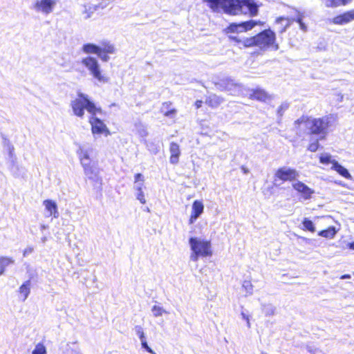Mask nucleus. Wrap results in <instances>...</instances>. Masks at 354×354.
<instances>
[{
	"label": "nucleus",
	"instance_id": "obj_1",
	"mask_svg": "<svg viewBox=\"0 0 354 354\" xmlns=\"http://www.w3.org/2000/svg\"><path fill=\"white\" fill-rule=\"evenodd\" d=\"M232 39L244 47L257 46L261 50L270 48L277 50L279 49V46L275 42V34L270 30H264L257 35L250 38L240 39L237 37H232Z\"/></svg>",
	"mask_w": 354,
	"mask_h": 354
},
{
	"label": "nucleus",
	"instance_id": "obj_2",
	"mask_svg": "<svg viewBox=\"0 0 354 354\" xmlns=\"http://www.w3.org/2000/svg\"><path fill=\"white\" fill-rule=\"evenodd\" d=\"M92 151V147L83 144L79 145L77 154L87 178L93 182L101 183L102 178L100 176V169L90 157Z\"/></svg>",
	"mask_w": 354,
	"mask_h": 354
},
{
	"label": "nucleus",
	"instance_id": "obj_3",
	"mask_svg": "<svg viewBox=\"0 0 354 354\" xmlns=\"http://www.w3.org/2000/svg\"><path fill=\"white\" fill-rule=\"evenodd\" d=\"M71 107L73 114L81 118L84 115V110L87 111L91 115L102 112V109L91 101L87 95L82 93H78L77 97L71 102Z\"/></svg>",
	"mask_w": 354,
	"mask_h": 354
},
{
	"label": "nucleus",
	"instance_id": "obj_4",
	"mask_svg": "<svg viewBox=\"0 0 354 354\" xmlns=\"http://www.w3.org/2000/svg\"><path fill=\"white\" fill-rule=\"evenodd\" d=\"M191 249L189 259L196 262L200 257H207L212 255V245L209 241L199 237H191L189 239Z\"/></svg>",
	"mask_w": 354,
	"mask_h": 354
},
{
	"label": "nucleus",
	"instance_id": "obj_5",
	"mask_svg": "<svg viewBox=\"0 0 354 354\" xmlns=\"http://www.w3.org/2000/svg\"><path fill=\"white\" fill-rule=\"evenodd\" d=\"M80 63L84 66L95 80L102 84H106L109 82V77L104 73L101 65L96 57L86 56L82 58Z\"/></svg>",
	"mask_w": 354,
	"mask_h": 354
},
{
	"label": "nucleus",
	"instance_id": "obj_6",
	"mask_svg": "<svg viewBox=\"0 0 354 354\" xmlns=\"http://www.w3.org/2000/svg\"><path fill=\"white\" fill-rule=\"evenodd\" d=\"M332 115H325L322 118L310 116V135L318 136L320 140L325 139L329 133V128L332 126Z\"/></svg>",
	"mask_w": 354,
	"mask_h": 354
},
{
	"label": "nucleus",
	"instance_id": "obj_7",
	"mask_svg": "<svg viewBox=\"0 0 354 354\" xmlns=\"http://www.w3.org/2000/svg\"><path fill=\"white\" fill-rule=\"evenodd\" d=\"M97 114H92L88 120L91 127V133L95 138L97 136H104L106 137L111 135V132L106 124L97 116Z\"/></svg>",
	"mask_w": 354,
	"mask_h": 354
},
{
	"label": "nucleus",
	"instance_id": "obj_8",
	"mask_svg": "<svg viewBox=\"0 0 354 354\" xmlns=\"http://www.w3.org/2000/svg\"><path fill=\"white\" fill-rule=\"evenodd\" d=\"M57 2V0H36L32 4V9L38 13L48 15L53 12Z\"/></svg>",
	"mask_w": 354,
	"mask_h": 354
},
{
	"label": "nucleus",
	"instance_id": "obj_9",
	"mask_svg": "<svg viewBox=\"0 0 354 354\" xmlns=\"http://www.w3.org/2000/svg\"><path fill=\"white\" fill-rule=\"evenodd\" d=\"M310 116L301 115L294 122V130L299 137L304 134L310 135Z\"/></svg>",
	"mask_w": 354,
	"mask_h": 354
},
{
	"label": "nucleus",
	"instance_id": "obj_10",
	"mask_svg": "<svg viewBox=\"0 0 354 354\" xmlns=\"http://www.w3.org/2000/svg\"><path fill=\"white\" fill-rule=\"evenodd\" d=\"M299 176V172L292 168L283 167L279 168L274 174V180L292 181Z\"/></svg>",
	"mask_w": 354,
	"mask_h": 354
},
{
	"label": "nucleus",
	"instance_id": "obj_11",
	"mask_svg": "<svg viewBox=\"0 0 354 354\" xmlns=\"http://www.w3.org/2000/svg\"><path fill=\"white\" fill-rule=\"evenodd\" d=\"M292 187L298 193H299L304 200L311 198L312 195L314 194V190L307 186L306 184L301 181H296L292 183Z\"/></svg>",
	"mask_w": 354,
	"mask_h": 354
},
{
	"label": "nucleus",
	"instance_id": "obj_12",
	"mask_svg": "<svg viewBox=\"0 0 354 354\" xmlns=\"http://www.w3.org/2000/svg\"><path fill=\"white\" fill-rule=\"evenodd\" d=\"M203 211L204 205L203 201L198 200L194 201L192 205V212L189 219V223L194 224L200 217V216L203 213Z\"/></svg>",
	"mask_w": 354,
	"mask_h": 354
},
{
	"label": "nucleus",
	"instance_id": "obj_13",
	"mask_svg": "<svg viewBox=\"0 0 354 354\" xmlns=\"http://www.w3.org/2000/svg\"><path fill=\"white\" fill-rule=\"evenodd\" d=\"M257 24V21L250 20L240 24H232L227 28L229 32H244L251 30Z\"/></svg>",
	"mask_w": 354,
	"mask_h": 354
},
{
	"label": "nucleus",
	"instance_id": "obj_14",
	"mask_svg": "<svg viewBox=\"0 0 354 354\" xmlns=\"http://www.w3.org/2000/svg\"><path fill=\"white\" fill-rule=\"evenodd\" d=\"M43 205L47 212V217L53 216L54 218H57L59 216L57 205L54 201L45 200L43 201Z\"/></svg>",
	"mask_w": 354,
	"mask_h": 354
},
{
	"label": "nucleus",
	"instance_id": "obj_15",
	"mask_svg": "<svg viewBox=\"0 0 354 354\" xmlns=\"http://www.w3.org/2000/svg\"><path fill=\"white\" fill-rule=\"evenodd\" d=\"M96 11V6L92 2H85L82 5L81 14L84 20L91 18Z\"/></svg>",
	"mask_w": 354,
	"mask_h": 354
},
{
	"label": "nucleus",
	"instance_id": "obj_16",
	"mask_svg": "<svg viewBox=\"0 0 354 354\" xmlns=\"http://www.w3.org/2000/svg\"><path fill=\"white\" fill-rule=\"evenodd\" d=\"M354 20V9L333 18L335 24L343 25Z\"/></svg>",
	"mask_w": 354,
	"mask_h": 354
},
{
	"label": "nucleus",
	"instance_id": "obj_17",
	"mask_svg": "<svg viewBox=\"0 0 354 354\" xmlns=\"http://www.w3.org/2000/svg\"><path fill=\"white\" fill-rule=\"evenodd\" d=\"M170 158L169 161L173 165H176L179 161L180 150L179 145L176 142H171L169 146Z\"/></svg>",
	"mask_w": 354,
	"mask_h": 354
},
{
	"label": "nucleus",
	"instance_id": "obj_18",
	"mask_svg": "<svg viewBox=\"0 0 354 354\" xmlns=\"http://www.w3.org/2000/svg\"><path fill=\"white\" fill-rule=\"evenodd\" d=\"M250 97L259 101L266 102L269 99V95L265 91L262 89H257L252 91Z\"/></svg>",
	"mask_w": 354,
	"mask_h": 354
},
{
	"label": "nucleus",
	"instance_id": "obj_19",
	"mask_svg": "<svg viewBox=\"0 0 354 354\" xmlns=\"http://www.w3.org/2000/svg\"><path fill=\"white\" fill-rule=\"evenodd\" d=\"M82 50L84 53L90 55L95 54L97 55L100 53V48L99 46H97L92 43L84 44L82 47Z\"/></svg>",
	"mask_w": 354,
	"mask_h": 354
},
{
	"label": "nucleus",
	"instance_id": "obj_20",
	"mask_svg": "<svg viewBox=\"0 0 354 354\" xmlns=\"http://www.w3.org/2000/svg\"><path fill=\"white\" fill-rule=\"evenodd\" d=\"M331 169L337 171L340 176L346 179L352 178V176L348 172V169L339 164L337 161L336 163H335L334 166H331Z\"/></svg>",
	"mask_w": 354,
	"mask_h": 354
},
{
	"label": "nucleus",
	"instance_id": "obj_21",
	"mask_svg": "<svg viewBox=\"0 0 354 354\" xmlns=\"http://www.w3.org/2000/svg\"><path fill=\"white\" fill-rule=\"evenodd\" d=\"M223 99L221 97L212 94L209 95L206 99L205 103L211 107L216 108L223 103Z\"/></svg>",
	"mask_w": 354,
	"mask_h": 354
},
{
	"label": "nucleus",
	"instance_id": "obj_22",
	"mask_svg": "<svg viewBox=\"0 0 354 354\" xmlns=\"http://www.w3.org/2000/svg\"><path fill=\"white\" fill-rule=\"evenodd\" d=\"M30 292V281H26L19 288V297L22 301H25Z\"/></svg>",
	"mask_w": 354,
	"mask_h": 354
},
{
	"label": "nucleus",
	"instance_id": "obj_23",
	"mask_svg": "<svg viewBox=\"0 0 354 354\" xmlns=\"http://www.w3.org/2000/svg\"><path fill=\"white\" fill-rule=\"evenodd\" d=\"M100 53H106L110 54H114L115 53V48L113 44H112L110 41H103L100 43L99 46Z\"/></svg>",
	"mask_w": 354,
	"mask_h": 354
},
{
	"label": "nucleus",
	"instance_id": "obj_24",
	"mask_svg": "<svg viewBox=\"0 0 354 354\" xmlns=\"http://www.w3.org/2000/svg\"><path fill=\"white\" fill-rule=\"evenodd\" d=\"M145 187V177L141 174H136L134 176L133 189L135 191H140Z\"/></svg>",
	"mask_w": 354,
	"mask_h": 354
},
{
	"label": "nucleus",
	"instance_id": "obj_25",
	"mask_svg": "<svg viewBox=\"0 0 354 354\" xmlns=\"http://www.w3.org/2000/svg\"><path fill=\"white\" fill-rule=\"evenodd\" d=\"M15 260L11 257H0V276L2 275L6 268L13 264Z\"/></svg>",
	"mask_w": 354,
	"mask_h": 354
},
{
	"label": "nucleus",
	"instance_id": "obj_26",
	"mask_svg": "<svg viewBox=\"0 0 354 354\" xmlns=\"http://www.w3.org/2000/svg\"><path fill=\"white\" fill-rule=\"evenodd\" d=\"M319 162L325 165L331 164L332 166H334L335 163L337 162V160L333 158V156L329 153H322L319 155Z\"/></svg>",
	"mask_w": 354,
	"mask_h": 354
},
{
	"label": "nucleus",
	"instance_id": "obj_27",
	"mask_svg": "<svg viewBox=\"0 0 354 354\" xmlns=\"http://www.w3.org/2000/svg\"><path fill=\"white\" fill-rule=\"evenodd\" d=\"M135 131L142 138H145L148 135L147 127L141 122L135 124Z\"/></svg>",
	"mask_w": 354,
	"mask_h": 354
},
{
	"label": "nucleus",
	"instance_id": "obj_28",
	"mask_svg": "<svg viewBox=\"0 0 354 354\" xmlns=\"http://www.w3.org/2000/svg\"><path fill=\"white\" fill-rule=\"evenodd\" d=\"M351 0H322L323 3L327 7H337L345 5Z\"/></svg>",
	"mask_w": 354,
	"mask_h": 354
},
{
	"label": "nucleus",
	"instance_id": "obj_29",
	"mask_svg": "<svg viewBox=\"0 0 354 354\" xmlns=\"http://www.w3.org/2000/svg\"><path fill=\"white\" fill-rule=\"evenodd\" d=\"M337 230L335 227H329L327 230H322L318 233V235L326 239H333L336 233Z\"/></svg>",
	"mask_w": 354,
	"mask_h": 354
},
{
	"label": "nucleus",
	"instance_id": "obj_30",
	"mask_svg": "<svg viewBox=\"0 0 354 354\" xmlns=\"http://www.w3.org/2000/svg\"><path fill=\"white\" fill-rule=\"evenodd\" d=\"M242 288L245 292V296L252 295L253 294L254 286L249 280H245L242 284Z\"/></svg>",
	"mask_w": 354,
	"mask_h": 354
},
{
	"label": "nucleus",
	"instance_id": "obj_31",
	"mask_svg": "<svg viewBox=\"0 0 354 354\" xmlns=\"http://www.w3.org/2000/svg\"><path fill=\"white\" fill-rule=\"evenodd\" d=\"M275 307L270 304H264L262 306V310L266 316L274 315L275 313Z\"/></svg>",
	"mask_w": 354,
	"mask_h": 354
},
{
	"label": "nucleus",
	"instance_id": "obj_32",
	"mask_svg": "<svg viewBox=\"0 0 354 354\" xmlns=\"http://www.w3.org/2000/svg\"><path fill=\"white\" fill-rule=\"evenodd\" d=\"M153 315L156 317H160L163 314L168 313L163 308L160 306H153L151 308Z\"/></svg>",
	"mask_w": 354,
	"mask_h": 354
},
{
	"label": "nucleus",
	"instance_id": "obj_33",
	"mask_svg": "<svg viewBox=\"0 0 354 354\" xmlns=\"http://www.w3.org/2000/svg\"><path fill=\"white\" fill-rule=\"evenodd\" d=\"M32 354H47L46 348L44 344L38 343L35 345Z\"/></svg>",
	"mask_w": 354,
	"mask_h": 354
},
{
	"label": "nucleus",
	"instance_id": "obj_34",
	"mask_svg": "<svg viewBox=\"0 0 354 354\" xmlns=\"http://www.w3.org/2000/svg\"><path fill=\"white\" fill-rule=\"evenodd\" d=\"M111 3L110 0H99L97 3H94L95 6H96V10H104L107 8Z\"/></svg>",
	"mask_w": 354,
	"mask_h": 354
},
{
	"label": "nucleus",
	"instance_id": "obj_35",
	"mask_svg": "<svg viewBox=\"0 0 354 354\" xmlns=\"http://www.w3.org/2000/svg\"><path fill=\"white\" fill-rule=\"evenodd\" d=\"M303 225L305 230H307L310 232H314L315 231V227L314 226L313 223L308 220V218H305L303 221Z\"/></svg>",
	"mask_w": 354,
	"mask_h": 354
},
{
	"label": "nucleus",
	"instance_id": "obj_36",
	"mask_svg": "<svg viewBox=\"0 0 354 354\" xmlns=\"http://www.w3.org/2000/svg\"><path fill=\"white\" fill-rule=\"evenodd\" d=\"M319 140L320 139L319 138L311 142L308 146V150L315 152L319 147Z\"/></svg>",
	"mask_w": 354,
	"mask_h": 354
},
{
	"label": "nucleus",
	"instance_id": "obj_37",
	"mask_svg": "<svg viewBox=\"0 0 354 354\" xmlns=\"http://www.w3.org/2000/svg\"><path fill=\"white\" fill-rule=\"evenodd\" d=\"M283 22L285 23V24H284V28H283L281 29V32L285 31V30H286V28L288 26H289V25L290 24V19H288V18H284V17H280V18H278V19H277V24H279V23H280V24H283Z\"/></svg>",
	"mask_w": 354,
	"mask_h": 354
},
{
	"label": "nucleus",
	"instance_id": "obj_38",
	"mask_svg": "<svg viewBox=\"0 0 354 354\" xmlns=\"http://www.w3.org/2000/svg\"><path fill=\"white\" fill-rule=\"evenodd\" d=\"M136 199L138 200L140 202V203H146V199L145 197L143 189H140V191H136Z\"/></svg>",
	"mask_w": 354,
	"mask_h": 354
},
{
	"label": "nucleus",
	"instance_id": "obj_39",
	"mask_svg": "<svg viewBox=\"0 0 354 354\" xmlns=\"http://www.w3.org/2000/svg\"><path fill=\"white\" fill-rule=\"evenodd\" d=\"M134 330L136 335L139 337L140 340H142L146 338L144 330L140 326H136Z\"/></svg>",
	"mask_w": 354,
	"mask_h": 354
},
{
	"label": "nucleus",
	"instance_id": "obj_40",
	"mask_svg": "<svg viewBox=\"0 0 354 354\" xmlns=\"http://www.w3.org/2000/svg\"><path fill=\"white\" fill-rule=\"evenodd\" d=\"M295 20L297 21V23H299L300 28L302 30L306 31V26L302 22V16L301 15L300 13H298V15H297V19Z\"/></svg>",
	"mask_w": 354,
	"mask_h": 354
},
{
	"label": "nucleus",
	"instance_id": "obj_41",
	"mask_svg": "<svg viewBox=\"0 0 354 354\" xmlns=\"http://www.w3.org/2000/svg\"><path fill=\"white\" fill-rule=\"evenodd\" d=\"M140 342H141L142 347L143 348H145L147 352H149V353H152V354L154 353L153 350L148 346L147 341H146V338L143 339L142 340H140Z\"/></svg>",
	"mask_w": 354,
	"mask_h": 354
},
{
	"label": "nucleus",
	"instance_id": "obj_42",
	"mask_svg": "<svg viewBox=\"0 0 354 354\" xmlns=\"http://www.w3.org/2000/svg\"><path fill=\"white\" fill-rule=\"evenodd\" d=\"M108 54L109 53L100 52V53H97V55L102 61L108 62L110 59Z\"/></svg>",
	"mask_w": 354,
	"mask_h": 354
},
{
	"label": "nucleus",
	"instance_id": "obj_43",
	"mask_svg": "<svg viewBox=\"0 0 354 354\" xmlns=\"http://www.w3.org/2000/svg\"><path fill=\"white\" fill-rule=\"evenodd\" d=\"M148 149L153 153L156 154L159 149L156 146H154L153 144H149L147 145Z\"/></svg>",
	"mask_w": 354,
	"mask_h": 354
},
{
	"label": "nucleus",
	"instance_id": "obj_44",
	"mask_svg": "<svg viewBox=\"0 0 354 354\" xmlns=\"http://www.w3.org/2000/svg\"><path fill=\"white\" fill-rule=\"evenodd\" d=\"M241 315L242 319H244L245 321H246L247 326H248V328H250L251 327V324H250V317H249V315L245 314L243 312L241 313Z\"/></svg>",
	"mask_w": 354,
	"mask_h": 354
},
{
	"label": "nucleus",
	"instance_id": "obj_45",
	"mask_svg": "<svg viewBox=\"0 0 354 354\" xmlns=\"http://www.w3.org/2000/svg\"><path fill=\"white\" fill-rule=\"evenodd\" d=\"M288 105L286 103L282 104L278 109V113L281 115L283 113L288 109Z\"/></svg>",
	"mask_w": 354,
	"mask_h": 354
},
{
	"label": "nucleus",
	"instance_id": "obj_46",
	"mask_svg": "<svg viewBox=\"0 0 354 354\" xmlns=\"http://www.w3.org/2000/svg\"><path fill=\"white\" fill-rule=\"evenodd\" d=\"M32 251H33L32 248H27L24 250V255L26 256L27 254L32 253Z\"/></svg>",
	"mask_w": 354,
	"mask_h": 354
},
{
	"label": "nucleus",
	"instance_id": "obj_47",
	"mask_svg": "<svg viewBox=\"0 0 354 354\" xmlns=\"http://www.w3.org/2000/svg\"><path fill=\"white\" fill-rule=\"evenodd\" d=\"M337 100L339 102H342L343 101V98H344V95L339 93L337 94Z\"/></svg>",
	"mask_w": 354,
	"mask_h": 354
},
{
	"label": "nucleus",
	"instance_id": "obj_48",
	"mask_svg": "<svg viewBox=\"0 0 354 354\" xmlns=\"http://www.w3.org/2000/svg\"><path fill=\"white\" fill-rule=\"evenodd\" d=\"M202 104H203V101L201 100H197L195 103V106L197 109H199L201 106H202Z\"/></svg>",
	"mask_w": 354,
	"mask_h": 354
},
{
	"label": "nucleus",
	"instance_id": "obj_49",
	"mask_svg": "<svg viewBox=\"0 0 354 354\" xmlns=\"http://www.w3.org/2000/svg\"><path fill=\"white\" fill-rule=\"evenodd\" d=\"M350 278H351L350 274H344L340 277L341 279H350Z\"/></svg>",
	"mask_w": 354,
	"mask_h": 354
},
{
	"label": "nucleus",
	"instance_id": "obj_50",
	"mask_svg": "<svg viewBox=\"0 0 354 354\" xmlns=\"http://www.w3.org/2000/svg\"><path fill=\"white\" fill-rule=\"evenodd\" d=\"M175 113V111H174V110H172V111H167V112H166V113H165V115L166 116H169V115H170L171 114H173V113Z\"/></svg>",
	"mask_w": 354,
	"mask_h": 354
},
{
	"label": "nucleus",
	"instance_id": "obj_51",
	"mask_svg": "<svg viewBox=\"0 0 354 354\" xmlns=\"http://www.w3.org/2000/svg\"><path fill=\"white\" fill-rule=\"evenodd\" d=\"M241 169L244 174H248L249 172V170L243 166L241 167Z\"/></svg>",
	"mask_w": 354,
	"mask_h": 354
},
{
	"label": "nucleus",
	"instance_id": "obj_52",
	"mask_svg": "<svg viewBox=\"0 0 354 354\" xmlns=\"http://www.w3.org/2000/svg\"><path fill=\"white\" fill-rule=\"evenodd\" d=\"M47 227H48V226L46 225H44V224L41 225V226H40V228L41 230H46Z\"/></svg>",
	"mask_w": 354,
	"mask_h": 354
},
{
	"label": "nucleus",
	"instance_id": "obj_53",
	"mask_svg": "<svg viewBox=\"0 0 354 354\" xmlns=\"http://www.w3.org/2000/svg\"><path fill=\"white\" fill-rule=\"evenodd\" d=\"M349 248L351 250H354V242L349 243Z\"/></svg>",
	"mask_w": 354,
	"mask_h": 354
},
{
	"label": "nucleus",
	"instance_id": "obj_54",
	"mask_svg": "<svg viewBox=\"0 0 354 354\" xmlns=\"http://www.w3.org/2000/svg\"><path fill=\"white\" fill-rule=\"evenodd\" d=\"M46 241H47V238L46 236H44L41 238V242L43 243H46Z\"/></svg>",
	"mask_w": 354,
	"mask_h": 354
},
{
	"label": "nucleus",
	"instance_id": "obj_55",
	"mask_svg": "<svg viewBox=\"0 0 354 354\" xmlns=\"http://www.w3.org/2000/svg\"><path fill=\"white\" fill-rule=\"evenodd\" d=\"M337 183L338 185H339L342 186V187H345V184H344V183L341 182V181H340V182H339V183Z\"/></svg>",
	"mask_w": 354,
	"mask_h": 354
},
{
	"label": "nucleus",
	"instance_id": "obj_56",
	"mask_svg": "<svg viewBox=\"0 0 354 354\" xmlns=\"http://www.w3.org/2000/svg\"><path fill=\"white\" fill-rule=\"evenodd\" d=\"M228 84H229V86H234V88L238 87V86H237V85H235V84H232V83H229Z\"/></svg>",
	"mask_w": 354,
	"mask_h": 354
},
{
	"label": "nucleus",
	"instance_id": "obj_57",
	"mask_svg": "<svg viewBox=\"0 0 354 354\" xmlns=\"http://www.w3.org/2000/svg\"><path fill=\"white\" fill-rule=\"evenodd\" d=\"M308 351L311 353V354H314L313 350L310 348H308Z\"/></svg>",
	"mask_w": 354,
	"mask_h": 354
},
{
	"label": "nucleus",
	"instance_id": "obj_58",
	"mask_svg": "<svg viewBox=\"0 0 354 354\" xmlns=\"http://www.w3.org/2000/svg\"><path fill=\"white\" fill-rule=\"evenodd\" d=\"M261 354H268V353H267L266 352H261Z\"/></svg>",
	"mask_w": 354,
	"mask_h": 354
}]
</instances>
